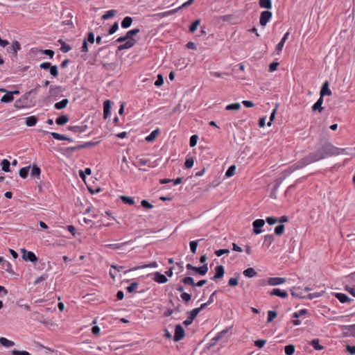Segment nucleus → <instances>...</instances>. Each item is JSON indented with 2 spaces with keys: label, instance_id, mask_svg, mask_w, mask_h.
<instances>
[{
  "label": "nucleus",
  "instance_id": "nucleus-1",
  "mask_svg": "<svg viewBox=\"0 0 355 355\" xmlns=\"http://www.w3.org/2000/svg\"><path fill=\"white\" fill-rule=\"evenodd\" d=\"M337 152V148H335L330 143H326L323 145L320 149L317 151L309 153L310 155H315L317 157L316 162L324 159L327 157L332 156L336 155Z\"/></svg>",
  "mask_w": 355,
  "mask_h": 355
},
{
  "label": "nucleus",
  "instance_id": "nucleus-2",
  "mask_svg": "<svg viewBox=\"0 0 355 355\" xmlns=\"http://www.w3.org/2000/svg\"><path fill=\"white\" fill-rule=\"evenodd\" d=\"M317 157H315V155H310L309 154L306 157L301 159L300 161L294 164L293 166H291L289 168V171H288V173H291V172L302 168L311 163L315 162Z\"/></svg>",
  "mask_w": 355,
  "mask_h": 355
},
{
  "label": "nucleus",
  "instance_id": "nucleus-3",
  "mask_svg": "<svg viewBox=\"0 0 355 355\" xmlns=\"http://www.w3.org/2000/svg\"><path fill=\"white\" fill-rule=\"evenodd\" d=\"M30 96V93H25L19 99L15 102V107L17 109H21L28 106V99Z\"/></svg>",
  "mask_w": 355,
  "mask_h": 355
},
{
  "label": "nucleus",
  "instance_id": "nucleus-4",
  "mask_svg": "<svg viewBox=\"0 0 355 355\" xmlns=\"http://www.w3.org/2000/svg\"><path fill=\"white\" fill-rule=\"evenodd\" d=\"M21 252L22 259L26 261H28L32 263H35L38 260V258L33 252L28 251L25 249H21Z\"/></svg>",
  "mask_w": 355,
  "mask_h": 355
},
{
  "label": "nucleus",
  "instance_id": "nucleus-5",
  "mask_svg": "<svg viewBox=\"0 0 355 355\" xmlns=\"http://www.w3.org/2000/svg\"><path fill=\"white\" fill-rule=\"evenodd\" d=\"M341 331L345 337H355V324L351 325H344L341 327Z\"/></svg>",
  "mask_w": 355,
  "mask_h": 355
},
{
  "label": "nucleus",
  "instance_id": "nucleus-6",
  "mask_svg": "<svg viewBox=\"0 0 355 355\" xmlns=\"http://www.w3.org/2000/svg\"><path fill=\"white\" fill-rule=\"evenodd\" d=\"M185 336L184 330L181 324H177L175 328V334L173 340L175 342L180 341Z\"/></svg>",
  "mask_w": 355,
  "mask_h": 355
},
{
  "label": "nucleus",
  "instance_id": "nucleus-7",
  "mask_svg": "<svg viewBox=\"0 0 355 355\" xmlns=\"http://www.w3.org/2000/svg\"><path fill=\"white\" fill-rule=\"evenodd\" d=\"M272 12L269 10L261 12L259 19V23L262 26H265L272 17Z\"/></svg>",
  "mask_w": 355,
  "mask_h": 355
},
{
  "label": "nucleus",
  "instance_id": "nucleus-8",
  "mask_svg": "<svg viewBox=\"0 0 355 355\" xmlns=\"http://www.w3.org/2000/svg\"><path fill=\"white\" fill-rule=\"evenodd\" d=\"M265 221L263 219H257L253 223V232L255 234H259L262 232L261 227L264 225Z\"/></svg>",
  "mask_w": 355,
  "mask_h": 355
},
{
  "label": "nucleus",
  "instance_id": "nucleus-9",
  "mask_svg": "<svg viewBox=\"0 0 355 355\" xmlns=\"http://www.w3.org/2000/svg\"><path fill=\"white\" fill-rule=\"evenodd\" d=\"M286 282V279L284 277H269L267 279V283L270 286H277L284 284Z\"/></svg>",
  "mask_w": 355,
  "mask_h": 355
},
{
  "label": "nucleus",
  "instance_id": "nucleus-10",
  "mask_svg": "<svg viewBox=\"0 0 355 355\" xmlns=\"http://www.w3.org/2000/svg\"><path fill=\"white\" fill-rule=\"evenodd\" d=\"M188 314L189 315L187 317V319L183 322V324L186 326H189L193 322V320L198 314V310L193 309V310L189 311Z\"/></svg>",
  "mask_w": 355,
  "mask_h": 355
},
{
  "label": "nucleus",
  "instance_id": "nucleus-11",
  "mask_svg": "<svg viewBox=\"0 0 355 355\" xmlns=\"http://www.w3.org/2000/svg\"><path fill=\"white\" fill-rule=\"evenodd\" d=\"M63 89L61 86L51 85L49 88V96L51 97H57L62 92Z\"/></svg>",
  "mask_w": 355,
  "mask_h": 355
},
{
  "label": "nucleus",
  "instance_id": "nucleus-12",
  "mask_svg": "<svg viewBox=\"0 0 355 355\" xmlns=\"http://www.w3.org/2000/svg\"><path fill=\"white\" fill-rule=\"evenodd\" d=\"M137 41L135 39H128L124 44H120L118 46L119 51H123L124 49H128L132 48L135 44Z\"/></svg>",
  "mask_w": 355,
  "mask_h": 355
},
{
  "label": "nucleus",
  "instance_id": "nucleus-13",
  "mask_svg": "<svg viewBox=\"0 0 355 355\" xmlns=\"http://www.w3.org/2000/svg\"><path fill=\"white\" fill-rule=\"evenodd\" d=\"M87 129V125H70L67 127V130L71 131L73 132H84Z\"/></svg>",
  "mask_w": 355,
  "mask_h": 355
},
{
  "label": "nucleus",
  "instance_id": "nucleus-14",
  "mask_svg": "<svg viewBox=\"0 0 355 355\" xmlns=\"http://www.w3.org/2000/svg\"><path fill=\"white\" fill-rule=\"evenodd\" d=\"M225 273L224 267L221 265L217 266L215 268V275L213 277H211L212 280H215L217 279H220L223 277Z\"/></svg>",
  "mask_w": 355,
  "mask_h": 355
},
{
  "label": "nucleus",
  "instance_id": "nucleus-15",
  "mask_svg": "<svg viewBox=\"0 0 355 355\" xmlns=\"http://www.w3.org/2000/svg\"><path fill=\"white\" fill-rule=\"evenodd\" d=\"M153 279L156 282L160 283V284H164V283L167 282V281H168V279L166 278V277L164 275H163L159 272H156L154 273Z\"/></svg>",
  "mask_w": 355,
  "mask_h": 355
},
{
  "label": "nucleus",
  "instance_id": "nucleus-16",
  "mask_svg": "<svg viewBox=\"0 0 355 355\" xmlns=\"http://www.w3.org/2000/svg\"><path fill=\"white\" fill-rule=\"evenodd\" d=\"M323 103V98L320 96L318 101L313 104L312 107V110L313 112L318 111L319 112H322L324 110V107L322 106Z\"/></svg>",
  "mask_w": 355,
  "mask_h": 355
},
{
  "label": "nucleus",
  "instance_id": "nucleus-17",
  "mask_svg": "<svg viewBox=\"0 0 355 355\" xmlns=\"http://www.w3.org/2000/svg\"><path fill=\"white\" fill-rule=\"evenodd\" d=\"M334 296L340 301L341 303H349L352 300L345 294L341 293H336L334 294Z\"/></svg>",
  "mask_w": 355,
  "mask_h": 355
},
{
  "label": "nucleus",
  "instance_id": "nucleus-18",
  "mask_svg": "<svg viewBox=\"0 0 355 355\" xmlns=\"http://www.w3.org/2000/svg\"><path fill=\"white\" fill-rule=\"evenodd\" d=\"M331 94V91L329 88V83L327 81L324 82L322 86L320 89V96L323 98L324 95L330 96Z\"/></svg>",
  "mask_w": 355,
  "mask_h": 355
},
{
  "label": "nucleus",
  "instance_id": "nucleus-19",
  "mask_svg": "<svg viewBox=\"0 0 355 355\" xmlns=\"http://www.w3.org/2000/svg\"><path fill=\"white\" fill-rule=\"evenodd\" d=\"M270 295H276L282 298H286L288 297V293L285 291H282L279 288H274L272 291L270 292Z\"/></svg>",
  "mask_w": 355,
  "mask_h": 355
},
{
  "label": "nucleus",
  "instance_id": "nucleus-20",
  "mask_svg": "<svg viewBox=\"0 0 355 355\" xmlns=\"http://www.w3.org/2000/svg\"><path fill=\"white\" fill-rule=\"evenodd\" d=\"M288 35H289V32H286L282 37L281 41L276 46L275 50L278 54L282 50V48L284 47V44H285L286 40L288 39Z\"/></svg>",
  "mask_w": 355,
  "mask_h": 355
},
{
  "label": "nucleus",
  "instance_id": "nucleus-21",
  "mask_svg": "<svg viewBox=\"0 0 355 355\" xmlns=\"http://www.w3.org/2000/svg\"><path fill=\"white\" fill-rule=\"evenodd\" d=\"M21 49V45L19 42L15 41L12 43V44L8 48V51L11 53H13L15 56L17 55V53L18 51Z\"/></svg>",
  "mask_w": 355,
  "mask_h": 355
},
{
  "label": "nucleus",
  "instance_id": "nucleus-22",
  "mask_svg": "<svg viewBox=\"0 0 355 355\" xmlns=\"http://www.w3.org/2000/svg\"><path fill=\"white\" fill-rule=\"evenodd\" d=\"M0 265L8 272H12V265L10 262L4 259L3 257H0Z\"/></svg>",
  "mask_w": 355,
  "mask_h": 355
},
{
  "label": "nucleus",
  "instance_id": "nucleus-23",
  "mask_svg": "<svg viewBox=\"0 0 355 355\" xmlns=\"http://www.w3.org/2000/svg\"><path fill=\"white\" fill-rule=\"evenodd\" d=\"M103 115L107 119L110 115V101L106 100L103 103Z\"/></svg>",
  "mask_w": 355,
  "mask_h": 355
},
{
  "label": "nucleus",
  "instance_id": "nucleus-24",
  "mask_svg": "<svg viewBox=\"0 0 355 355\" xmlns=\"http://www.w3.org/2000/svg\"><path fill=\"white\" fill-rule=\"evenodd\" d=\"M207 271H208V267H207V263H205L201 267H195V270H194L195 272L199 274L201 276L205 275L207 274Z\"/></svg>",
  "mask_w": 355,
  "mask_h": 355
},
{
  "label": "nucleus",
  "instance_id": "nucleus-25",
  "mask_svg": "<svg viewBox=\"0 0 355 355\" xmlns=\"http://www.w3.org/2000/svg\"><path fill=\"white\" fill-rule=\"evenodd\" d=\"M157 266H158L157 263L156 261H153V262L150 263L149 264L136 266L135 268H132L128 270V271H133V270H139L140 268H157Z\"/></svg>",
  "mask_w": 355,
  "mask_h": 355
},
{
  "label": "nucleus",
  "instance_id": "nucleus-26",
  "mask_svg": "<svg viewBox=\"0 0 355 355\" xmlns=\"http://www.w3.org/2000/svg\"><path fill=\"white\" fill-rule=\"evenodd\" d=\"M37 122V118L35 116H31L26 118L25 123L28 127L34 126Z\"/></svg>",
  "mask_w": 355,
  "mask_h": 355
},
{
  "label": "nucleus",
  "instance_id": "nucleus-27",
  "mask_svg": "<svg viewBox=\"0 0 355 355\" xmlns=\"http://www.w3.org/2000/svg\"><path fill=\"white\" fill-rule=\"evenodd\" d=\"M0 344L7 348L15 345V343L13 341L10 340L4 337L0 338Z\"/></svg>",
  "mask_w": 355,
  "mask_h": 355
},
{
  "label": "nucleus",
  "instance_id": "nucleus-28",
  "mask_svg": "<svg viewBox=\"0 0 355 355\" xmlns=\"http://www.w3.org/2000/svg\"><path fill=\"white\" fill-rule=\"evenodd\" d=\"M69 117L67 115H61L60 116H58L56 120H55V123L58 125H63L64 124H66L68 121H69Z\"/></svg>",
  "mask_w": 355,
  "mask_h": 355
},
{
  "label": "nucleus",
  "instance_id": "nucleus-29",
  "mask_svg": "<svg viewBox=\"0 0 355 355\" xmlns=\"http://www.w3.org/2000/svg\"><path fill=\"white\" fill-rule=\"evenodd\" d=\"M274 241V236L273 234H267L264 236V240H263V245H266L267 248H269L270 245L272 244V243Z\"/></svg>",
  "mask_w": 355,
  "mask_h": 355
},
{
  "label": "nucleus",
  "instance_id": "nucleus-30",
  "mask_svg": "<svg viewBox=\"0 0 355 355\" xmlns=\"http://www.w3.org/2000/svg\"><path fill=\"white\" fill-rule=\"evenodd\" d=\"M243 275L249 278H252L255 277L257 275V272L253 268H248L243 271Z\"/></svg>",
  "mask_w": 355,
  "mask_h": 355
},
{
  "label": "nucleus",
  "instance_id": "nucleus-31",
  "mask_svg": "<svg viewBox=\"0 0 355 355\" xmlns=\"http://www.w3.org/2000/svg\"><path fill=\"white\" fill-rule=\"evenodd\" d=\"M69 103V100L67 98H64L60 102L56 103L54 105V107L56 110H62L67 107V104Z\"/></svg>",
  "mask_w": 355,
  "mask_h": 355
},
{
  "label": "nucleus",
  "instance_id": "nucleus-32",
  "mask_svg": "<svg viewBox=\"0 0 355 355\" xmlns=\"http://www.w3.org/2000/svg\"><path fill=\"white\" fill-rule=\"evenodd\" d=\"M116 10H110L107 11L104 15H102L101 18L103 20H107L110 18L114 17L116 15Z\"/></svg>",
  "mask_w": 355,
  "mask_h": 355
},
{
  "label": "nucleus",
  "instance_id": "nucleus-33",
  "mask_svg": "<svg viewBox=\"0 0 355 355\" xmlns=\"http://www.w3.org/2000/svg\"><path fill=\"white\" fill-rule=\"evenodd\" d=\"M159 132V130L158 128L153 130V132H151V133L149 135H148L146 137V141H147L148 142L153 141L155 139V138L157 137Z\"/></svg>",
  "mask_w": 355,
  "mask_h": 355
},
{
  "label": "nucleus",
  "instance_id": "nucleus-34",
  "mask_svg": "<svg viewBox=\"0 0 355 355\" xmlns=\"http://www.w3.org/2000/svg\"><path fill=\"white\" fill-rule=\"evenodd\" d=\"M300 290V287H293L291 291V295L293 297H298V298H306L305 296H303L302 293L299 291Z\"/></svg>",
  "mask_w": 355,
  "mask_h": 355
},
{
  "label": "nucleus",
  "instance_id": "nucleus-35",
  "mask_svg": "<svg viewBox=\"0 0 355 355\" xmlns=\"http://www.w3.org/2000/svg\"><path fill=\"white\" fill-rule=\"evenodd\" d=\"M132 22V18L130 17H125L121 21V26L123 28H129Z\"/></svg>",
  "mask_w": 355,
  "mask_h": 355
},
{
  "label": "nucleus",
  "instance_id": "nucleus-36",
  "mask_svg": "<svg viewBox=\"0 0 355 355\" xmlns=\"http://www.w3.org/2000/svg\"><path fill=\"white\" fill-rule=\"evenodd\" d=\"M259 3L260 7L263 8L271 9L272 8L271 0H259Z\"/></svg>",
  "mask_w": 355,
  "mask_h": 355
},
{
  "label": "nucleus",
  "instance_id": "nucleus-37",
  "mask_svg": "<svg viewBox=\"0 0 355 355\" xmlns=\"http://www.w3.org/2000/svg\"><path fill=\"white\" fill-rule=\"evenodd\" d=\"M319 339H313L310 342V345L315 349V350H322L324 349V347L320 345Z\"/></svg>",
  "mask_w": 355,
  "mask_h": 355
},
{
  "label": "nucleus",
  "instance_id": "nucleus-38",
  "mask_svg": "<svg viewBox=\"0 0 355 355\" xmlns=\"http://www.w3.org/2000/svg\"><path fill=\"white\" fill-rule=\"evenodd\" d=\"M31 168L30 166H26V167H23L21 168L19 171V176L23 178V179H25L27 178L28 176V172H29V168Z\"/></svg>",
  "mask_w": 355,
  "mask_h": 355
},
{
  "label": "nucleus",
  "instance_id": "nucleus-39",
  "mask_svg": "<svg viewBox=\"0 0 355 355\" xmlns=\"http://www.w3.org/2000/svg\"><path fill=\"white\" fill-rule=\"evenodd\" d=\"M202 240V239H198L196 241H190L189 245H190V249H191V251L192 253H193V254L196 253L198 245L199 242L201 241Z\"/></svg>",
  "mask_w": 355,
  "mask_h": 355
},
{
  "label": "nucleus",
  "instance_id": "nucleus-40",
  "mask_svg": "<svg viewBox=\"0 0 355 355\" xmlns=\"http://www.w3.org/2000/svg\"><path fill=\"white\" fill-rule=\"evenodd\" d=\"M1 165L2 167V170L3 171H5V172L10 171V162L8 159H3L1 161Z\"/></svg>",
  "mask_w": 355,
  "mask_h": 355
},
{
  "label": "nucleus",
  "instance_id": "nucleus-41",
  "mask_svg": "<svg viewBox=\"0 0 355 355\" xmlns=\"http://www.w3.org/2000/svg\"><path fill=\"white\" fill-rule=\"evenodd\" d=\"M182 282L185 285H189L193 287L196 286V283L194 282L193 279L191 277H184L182 279Z\"/></svg>",
  "mask_w": 355,
  "mask_h": 355
},
{
  "label": "nucleus",
  "instance_id": "nucleus-42",
  "mask_svg": "<svg viewBox=\"0 0 355 355\" xmlns=\"http://www.w3.org/2000/svg\"><path fill=\"white\" fill-rule=\"evenodd\" d=\"M295 345L291 344L285 346L284 352L286 355H293L295 352Z\"/></svg>",
  "mask_w": 355,
  "mask_h": 355
},
{
  "label": "nucleus",
  "instance_id": "nucleus-43",
  "mask_svg": "<svg viewBox=\"0 0 355 355\" xmlns=\"http://www.w3.org/2000/svg\"><path fill=\"white\" fill-rule=\"evenodd\" d=\"M241 109V105L239 103H234L227 105L225 107L227 110H239Z\"/></svg>",
  "mask_w": 355,
  "mask_h": 355
},
{
  "label": "nucleus",
  "instance_id": "nucleus-44",
  "mask_svg": "<svg viewBox=\"0 0 355 355\" xmlns=\"http://www.w3.org/2000/svg\"><path fill=\"white\" fill-rule=\"evenodd\" d=\"M14 98L10 92L2 96L1 101L2 103H10L13 101Z\"/></svg>",
  "mask_w": 355,
  "mask_h": 355
},
{
  "label": "nucleus",
  "instance_id": "nucleus-45",
  "mask_svg": "<svg viewBox=\"0 0 355 355\" xmlns=\"http://www.w3.org/2000/svg\"><path fill=\"white\" fill-rule=\"evenodd\" d=\"M235 171H236V166L235 165H232L226 171L225 176L227 178H230V177H232V176H233L234 175Z\"/></svg>",
  "mask_w": 355,
  "mask_h": 355
},
{
  "label": "nucleus",
  "instance_id": "nucleus-46",
  "mask_svg": "<svg viewBox=\"0 0 355 355\" xmlns=\"http://www.w3.org/2000/svg\"><path fill=\"white\" fill-rule=\"evenodd\" d=\"M200 21L201 20L200 19L194 21L189 27V31L191 33H194L196 31L198 26L200 24Z\"/></svg>",
  "mask_w": 355,
  "mask_h": 355
},
{
  "label": "nucleus",
  "instance_id": "nucleus-47",
  "mask_svg": "<svg viewBox=\"0 0 355 355\" xmlns=\"http://www.w3.org/2000/svg\"><path fill=\"white\" fill-rule=\"evenodd\" d=\"M120 198H121V200L123 201V202H124L125 204L132 205L135 203L134 198L132 197L121 196Z\"/></svg>",
  "mask_w": 355,
  "mask_h": 355
},
{
  "label": "nucleus",
  "instance_id": "nucleus-48",
  "mask_svg": "<svg viewBox=\"0 0 355 355\" xmlns=\"http://www.w3.org/2000/svg\"><path fill=\"white\" fill-rule=\"evenodd\" d=\"M138 286H139V283L134 282L131 283L130 285H129L126 288V291H127V292L131 293L134 292L138 288Z\"/></svg>",
  "mask_w": 355,
  "mask_h": 355
},
{
  "label": "nucleus",
  "instance_id": "nucleus-49",
  "mask_svg": "<svg viewBox=\"0 0 355 355\" xmlns=\"http://www.w3.org/2000/svg\"><path fill=\"white\" fill-rule=\"evenodd\" d=\"M140 32V30L139 28H135L130 31H128L126 33L127 37L128 39H134L133 36L136 35L137 33Z\"/></svg>",
  "mask_w": 355,
  "mask_h": 355
},
{
  "label": "nucleus",
  "instance_id": "nucleus-50",
  "mask_svg": "<svg viewBox=\"0 0 355 355\" xmlns=\"http://www.w3.org/2000/svg\"><path fill=\"white\" fill-rule=\"evenodd\" d=\"M41 173V169L37 166H33L31 171V175L33 177L39 176Z\"/></svg>",
  "mask_w": 355,
  "mask_h": 355
},
{
  "label": "nucleus",
  "instance_id": "nucleus-51",
  "mask_svg": "<svg viewBox=\"0 0 355 355\" xmlns=\"http://www.w3.org/2000/svg\"><path fill=\"white\" fill-rule=\"evenodd\" d=\"M277 315V313L275 311H268V318L267 322H271Z\"/></svg>",
  "mask_w": 355,
  "mask_h": 355
},
{
  "label": "nucleus",
  "instance_id": "nucleus-52",
  "mask_svg": "<svg viewBox=\"0 0 355 355\" xmlns=\"http://www.w3.org/2000/svg\"><path fill=\"white\" fill-rule=\"evenodd\" d=\"M239 275L237 274L236 277L230 278L228 281V285L230 286H236L239 284Z\"/></svg>",
  "mask_w": 355,
  "mask_h": 355
},
{
  "label": "nucleus",
  "instance_id": "nucleus-53",
  "mask_svg": "<svg viewBox=\"0 0 355 355\" xmlns=\"http://www.w3.org/2000/svg\"><path fill=\"white\" fill-rule=\"evenodd\" d=\"M324 293V291H321L320 292L309 293L307 295V297H306L308 298L309 300H313L314 298L319 297L322 296Z\"/></svg>",
  "mask_w": 355,
  "mask_h": 355
},
{
  "label": "nucleus",
  "instance_id": "nucleus-54",
  "mask_svg": "<svg viewBox=\"0 0 355 355\" xmlns=\"http://www.w3.org/2000/svg\"><path fill=\"white\" fill-rule=\"evenodd\" d=\"M284 230H285V226L284 225H282V224L279 225L275 228V233L277 235L280 236L284 233Z\"/></svg>",
  "mask_w": 355,
  "mask_h": 355
},
{
  "label": "nucleus",
  "instance_id": "nucleus-55",
  "mask_svg": "<svg viewBox=\"0 0 355 355\" xmlns=\"http://www.w3.org/2000/svg\"><path fill=\"white\" fill-rule=\"evenodd\" d=\"M51 135L52 137L57 140H65L66 139V135H61L57 132H51Z\"/></svg>",
  "mask_w": 355,
  "mask_h": 355
},
{
  "label": "nucleus",
  "instance_id": "nucleus-56",
  "mask_svg": "<svg viewBox=\"0 0 355 355\" xmlns=\"http://www.w3.org/2000/svg\"><path fill=\"white\" fill-rule=\"evenodd\" d=\"M154 84L157 87H160L164 84V77L162 74L157 75V78Z\"/></svg>",
  "mask_w": 355,
  "mask_h": 355
},
{
  "label": "nucleus",
  "instance_id": "nucleus-57",
  "mask_svg": "<svg viewBox=\"0 0 355 355\" xmlns=\"http://www.w3.org/2000/svg\"><path fill=\"white\" fill-rule=\"evenodd\" d=\"M218 340L217 339V338L216 337H214L209 343H208L206 345V348L207 349H210L211 348H212L214 346H215L216 345V343H218Z\"/></svg>",
  "mask_w": 355,
  "mask_h": 355
},
{
  "label": "nucleus",
  "instance_id": "nucleus-58",
  "mask_svg": "<svg viewBox=\"0 0 355 355\" xmlns=\"http://www.w3.org/2000/svg\"><path fill=\"white\" fill-rule=\"evenodd\" d=\"M49 71L51 76L56 77L58 76V67L56 65L51 66L49 68Z\"/></svg>",
  "mask_w": 355,
  "mask_h": 355
},
{
  "label": "nucleus",
  "instance_id": "nucleus-59",
  "mask_svg": "<svg viewBox=\"0 0 355 355\" xmlns=\"http://www.w3.org/2000/svg\"><path fill=\"white\" fill-rule=\"evenodd\" d=\"M198 139V135H192L190 137V141H189L190 146L191 147H194L196 145V144H197Z\"/></svg>",
  "mask_w": 355,
  "mask_h": 355
},
{
  "label": "nucleus",
  "instance_id": "nucleus-60",
  "mask_svg": "<svg viewBox=\"0 0 355 355\" xmlns=\"http://www.w3.org/2000/svg\"><path fill=\"white\" fill-rule=\"evenodd\" d=\"M193 163H194V161H193V157H189V158H187V159L184 162V166L187 168H190L193 166Z\"/></svg>",
  "mask_w": 355,
  "mask_h": 355
},
{
  "label": "nucleus",
  "instance_id": "nucleus-61",
  "mask_svg": "<svg viewBox=\"0 0 355 355\" xmlns=\"http://www.w3.org/2000/svg\"><path fill=\"white\" fill-rule=\"evenodd\" d=\"M92 173V170L90 168H86L85 171H79V175H80V177L82 178V179H85V174L87 175H90Z\"/></svg>",
  "mask_w": 355,
  "mask_h": 355
},
{
  "label": "nucleus",
  "instance_id": "nucleus-62",
  "mask_svg": "<svg viewBox=\"0 0 355 355\" xmlns=\"http://www.w3.org/2000/svg\"><path fill=\"white\" fill-rule=\"evenodd\" d=\"M181 298L182 299L183 301L187 303L191 300V295L188 293H182L181 294Z\"/></svg>",
  "mask_w": 355,
  "mask_h": 355
},
{
  "label": "nucleus",
  "instance_id": "nucleus-63",
  "mask_svg": "<svg viewBox=\"0 0 355 355\" xmlns=\"http://www.w3.org/2000/svg\"><path fill=\"white\" fill-rule=\"evenodd\" d=\"M12 355H31V354L26 351H19L17 349H13L11 352Z\"/></svg>",
  "mask_w": 355,
  "mask_h": 355
},
{
  "label": "nucleus",
  "instance_id": "nucleus-64",
  "mask_svg": "<svg viewBox=\"0 0 355 355\" xmlns=\"http://www.w3.org/2000/svg\"><path fill=\"white\" fill-rule=\"evenodd\" d=\"M118 28H119V24H118V22H115L109 29L108 33L110 35H112L118 30Z\"/></svg>",
  "mask_w": 355,
  "mask_h": 355
}]
</instances>
